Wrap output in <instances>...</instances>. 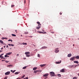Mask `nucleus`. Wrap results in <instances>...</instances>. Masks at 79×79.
I'll return each mask as SVG.
<instances>
[{
  "mask_svg": "<svg viewBox=\"0 0 79 79\" xmlns=\"http://www.w3.org/2000/svg\"><path fill=\"white\" fill-rule=\"evenodd\" d=\"M71 56H72V54H71L70 53V54H68L67 56H68V57H71Z\"/></svg>",
  "mask_w": 79,
  "mask_h": 79,
  "instance_id": "11",
  "label": "nucleus"
},
{
  "mask_svg": "<svg viewBox=\"0 0 79 79\" xmlns=\"http://www.w3.org/2000/svg\"><path fill=\"white\" fill-rule=\"evenodd\" d=\"M51 32L52 34H54V32Z\"/></svg>",
  "mask_w": 79,
  "mask_h": 79,
  "instance_id": "45",
  "label": "nucleus"
},
{
  "mask_svg": "<svg viewBox=\"0 0 79 79\" xmlns=\"http://www.w3.org/2000/svg\"><path fill=\"white\" fill-rule=\"evenodd\" d=\"M6 48H8V46L6 45Z\"/></svg>",
  "mask_w": 79,
  "mask_h": 79,
  "instance_id": "51",
  "label": "nucleus"
},
{
  "mask_svg": "<svg viewBox=\"0 0 79 79\" xmlns=\"http://www.w3.org/2000/svg\"><path fill=\"white\" fill-rule=\"evenodd\" d=\"M17 56H19V54H17Z\"/></svg>",
  "mask_w": 79,
  "mask_h": 79,
  "instance_id": "58",
  "label": "nucleus"
},
{
  "mask_svg": "<svg viewBox=\"0 0 79 79\" xmlns=\"http://www.w3.org/2000/svg\"><path fill=\"white\" fill-rule=\"evenodd\" d=\"M7 78L6 77H5L4 78V79H7Z\"/></svg>",
  "mask_w": 79,
  "mask_h": 79,
  "instance_id": "48",
  "label": "nucleus"
},
{
  "mask_svg": "<svg viewBox=\"0 0 79 79\" xmlns=\"http://www.w3.org/2000/svg\"><path fill=\"white\" fill-rule=\"evenodd\" d=\"M1 56H2V55H0V58H1Z\"/></svg>",
  "mask_w": 79,
  "mask_h": 79,
  "instance_id": "57",
  "label": "nucleus"
},
{
  "mask_svg": "<svg viewBox=\"0 0 79 79\" xmlns=\"http://www.w3.org/2000/svg\"><path fill=\"white\" fill-rule=\"evenodd\" d=\"M11 46H12V47H13V46H14V44H11Z\"/></svg>",
  "mask_w": 79,
  "mask_h": 79,
  "instance_id": "37",
  "label": "nucleus"
},
{
  "mask_svg": "<svg viewBox=\"0 0 79 79\" xmlns=\"http://www.w3.org/2000/svg\"><path fill=\"white\" fill-rule=\"evenodd\" d=\"M12 53V52H11L8 53L7 55H11V54Z\"/></svg>",
  "mask_w": 79,
  "mask_h": 79,
  "instance_id": "17",
  "label": "nucleus"
},
{
  "mask_svg": "<svg viewBox=\"0 0 79 79\" xmlns=\"http://www.w3.org/2000/svg\"><path fill=\"white\" fill-rule=\"evenodd\" d=\"M57 76L60 77H61V75H60V74H57Z\"/></svg>",
  "mask_w": 79,
  "mask_h": 79,
  "instance_id": "24",
  "label": "nucleus"
},
{
  "mask_svg": "<svg viewBox=\"0 0 79 79\" xmlns=\"http://www.w3.org/2000/svg\"><path fill=\"white\" fill-rule=\"evenodd\" d=\"M37 69V67H35L33 69V70H34V71H35V70H36V69Z\"/></svg>",
  "mask_w": 79,
  "mask_h": 79,
  "instance_id": "15",
  "label": "nucleus"
},
{
  "mask_svg": "<svg viewBox=\"0 0 79 79\" xmlns=\"http://www.w3.org/2000/svg\"><path fill=\"white\" fill-rule=\"evenodd\" d=\"M50 75L51 76V77L54 76L55 73L53 72H51L50 73Z\"/></svg>",
  "mask_w": 79,
  "mask_h": 79,
  "instance_id": "2",
  "label": "nucleus"
},
{
  "mask_svg": "<svg viewBox=\"0 0 79 79\" xmlns=\"http://www.w3.org/2000/svg\"><path fill=\"white\" fill-rule=\"evenodd\" d=\"M29 33V32H25V34H27Z\"/></svg>",
  "mask_w": 79,
  "mask_h": 79,
  "instance_id": "25",
  "label": "nucleus"
},
{
  "mask_svg": "<svg viewBox=\"0 0 79 79\" xmlns=\"http://www.w3.org/2000/svg\"><path fill=\"white\" fill-rule=\"evenodd\" d=\"M24 3H26V1L24 0Z\"/></svg>",
  "mask_w": 79,
  "mask_h": 79,
  "instance_id": "55",
  "label": "nucleus"
},
{
  "mask_svg": "<svg viewBox=\"0 0 79 79\" xmlns=\"http://www.w3.org/2000/svg\"><path fill=\"white\" fill-rule=\"evenodd\" d=\"M41 27L40 26L39 27H37L36 28V29H40Z\"/></svg>",
  "mask_w": 79,
  "mask_h": 79,
  "instance_id": "14",
  "label": "nucleus"
},
{
  "mask_svg": "<svg viewBox=\"0 0 79 79\" xmlns=\"http://www.w3.org/2000/svg\"><path fill=\"white\" fill-rule=\"evenodd\" d=\"M40 54H38V57H39V58H40Z\"/></svg>",
  "mask_w": 79,
  "mask_h": 79,
  "instance_id": "29",
  "label": "nucleus"
},
{
  "mask_svg": "<svg viewBox=\"0 0 79 79\" xmlns=\"http://www.w3.org/2000/svg\"><path fill=\"white\" fill-rule=\"evenodd\" d=\"M2 52V50H0V52Z\"/></svg>",
  "mask_w": 79,
  "mask_h": 79,
  "instance_id": "56",
  "label": "nucleus"
},
{
  "mask_svg": "<svg viewBox=\"0 0 79 79\" xmlns=\"http://www.w3.org/2000/svg\"><path fill=\"white\" fill-rule=\"evenodd\" d=\"M60 71L61 73H64V69H62L60 70Z\"/></svg>",
  "mask_w": 79,
  "mask_h": 79,
  "instance_id": "8",
  "label": "nucleus"
},
{
  "mask_svg": "<svg viewBox=\"0 0 79 79\" xmlns=\"http://www.w3.org/2000/svg\"><path fill=\"white\" fill-rule=\"evenodd\" d=\"M21 37H22V36H23V35H21Z\"/></svg>",
  "mask_w": 79,
  "mask_h": 79,
  "instance_id": "64",
  "label": "nucleus"
},
{
  "mask_svg": "<svg viewBox=\"0 0 79 79\" xmlns=\"http://www.w3.org/2000/svg\"><path fill=\"white\" fill-rule=\"evenodd\" d=\"M5 61V62H6V63H8V62H9V61H6V60Z\"/></svg>",
  "mask_w": 79,
  "mask_h": 79,
  "instance_id": "32",
  "label": "nucleus"
},
{
  "mask_svg": "<svg viewBox=\"0 0 79 79\" xmlns=\"http://www.w3.org/2000/svg\"><path fill=\"white\" fill-rule=\"evenodd\" d=\"M1 59H3V56H2L1 57Z\"/></svg>",
  "mask_w": 79,
  "mask_h": 79,
  "instance_id": "33",
  "label": "nucleus"
},
{
  "mask_svg": "<svg viewBox=\"0 0 79 79\" xmlns=\"http://www.w3.org/2000/svg\"><path fill=\"white\" fill-rule=\"evenodd\" d=\"M73 66H74V65H72L71 66V68H73Z\"/></svg>",
  "mask_w": 79,
  "mask_h": 79,
  "instance_id": "46",
  "label": "nucleus"
},
{
  "mask_svg": "<svg viewBox=\"0 0 79 79\" xmlns=\"http://www.w3.org/2000/svg\"><path fill=\"white\" fill-rule=\"evenodd\" d=\"M22 44L23 45H27V43H23Z\"/></svg>",
  "mask_w": 79,
  "mask_h": 79,
  "instance_id": "19",
  "label": "nucleus"
},
{
  "mask_svg": "<svg viewBox=\"0 0 79 79\" xmlns=\"http://www.w3.org/2000/svg\"><path fill=\"white\" fill-rule=\"evenodd\" d=\"M3 59H4V60H5V58L3 57Z\"/></svg>",
  "mask_w": 79,
  "mask_h": 79,
  "instance_id": "59",
  "label": "nucleus"
},
{
  "mask_svg": "<svg viewBox=\"0 0 79 79\" xmlns=\"http://www.w3.org/2000/svg\"><path fill=\"white\" fill-rule=\"evenodd\" d=\"M12 65L10 64L9 65H7V67H9V66H11Z\"/></svg>",
  "mask_w": 79,
  "mask_h": 79,
  "instance_id": "28",
  "label": "nucleus"
},
{
  "mask_svg": "<svg viewBox=\"0 0 79 79\" xmlns=\"http://www.w3.org/2000/svg\"><path fill=\"white\" fill-rule=\"evenodd\" d=\"M8 41H11V42H13V40H8Z\"/></svg>",
  "mask_w": 79,
  "mask_h": 79,
  "instance_id": "27",
  "label": "nucleus"
},
{
  "mask_svg": "<svg viewBox=\"0 0 79 79\" xmlns=\"http://www.w3.org/2000/svg\"><path fill=\"white\" fill-rule=\"evenodd\" d=\"M5 57H8V56L7 55H5Z\"/></svg>",
  "mask_w": 79,
  "mask_h": 79,
  "instance_id": "38",
  "label": "nucleus"
},
{
  "mask_svg": "<svg viewBox=\"0 0 79 79\" xmlns=\"http://www.w3.org/2000/svg\"><path fill=\"white\" fill-rule=\"evenodd\" d=\"M74 58L75 57L73 56V57H71L70 59V61H74Z\"/></svg>",
  "mask_w": 79,
  "mask_h": 79,
  "instance_id": "6",
  "label": "nucleus"
},
{
  "mask_svg": "<svg viewBox=\"0 0 79 79\" xmlns=\"http://www.w3.org/2000/svg\"><path fill=\"white\" fill-rule=\"evenodd\" d=\"M4 39H6V40L7 39V38H4Z\"/></svg>",
  "mask_w": 79,
  "mask_h": 79,
  "instance_id": "43",
  "label": "nucleus"
},
{
  "mask_svg": "<svg viewBox=\"0 0 79 79\" xmlns=\"http://www.w3.org/2000/svg\"><path fill=\"white\" fill-rule=\"evenodd\" d=\"M0 43L1 44H3V41L2 40H0Z\"/></svg>",
  "mask_w": 79,
  "mask_h": 79,
  "instance_id": "21",
  "label": "nucleus"
},
{
  "mask_svg": "<svg viewBox=\"0 0 79 79\" xmlns=\"http://www.w3.org/2000/svg\"><path fill=\"white\" fill-rule=\"evenodd\" d=\"M10 71H11V72H13V70H11Z\"/></svg>",
  "mask_w": 79,
  "mask_h": 79,
  "instance_id": "60",
  "label": "nucleus"
},
{
  "mask_svg": "<svg viewBox=\"0 0 79 79\" xmlns=\"http://www.w3.org/2000/svg\"><path fill=\"white\" fill-rule=\"evenodd\" d=\"M8 45L9 46H11V44H8Z\"/></svg>",
  "mask_w": 79,
  "mask_h": 79,
  "instance_id": "40",
  "label": "nucleus"
},
{
  "mask_svg": "<svg viewBox=\"0 0 79 79\" xmlns=\"http://www.w3.org/2000/svg\"><path fill=\"white\" fill-rule=\"evenodd\" d=\"M44 48H47V47H46V46H43L41 48V49H44Z\"/></svg>",
  "mask_w": 79,
  "mask_h": 79,
  "instance_id": "10",
  "label": "nucleus"
},
{
  "mask_svg": "<svg viewBox=\"0 0 79 79\" xmlns=\"http://www.w3.org/2000/svg\"><path fill=\"white\" fill-rule=\"evenodd\" d=\"M14 6H15V5H12L11 6V8H13V7H14Z\"/></svg>",
  "mask_w": 79,
  "mask_h": 79,
  "instance_id": "31",
  "label": "nucleus"
},
{
  "mask_svg": "<svg viewBox=\"0 0 79 79\" xmlns=\"http://www.w3.org/2000/svg\"><path fill=\"white\" fill-rule=\"evenodd\" d=\"M24 75L22 77V78L23 79V78H24Z\"/></svg>",
  "mask_w": 79,
  "mask_h": 79,
  "instance_id": "42",
  "label": "nucleus"
},
{
  "mask_svg": "<svg viewBox=\"0 0 79 79\" xmlns=\"http://www.w3.org/2000/svg\"><path fill=\"white\" fill-rule=\"evenodd\" d=\"M40 72V73H41V72H42V71H41V70H35V71H34V73H38Z\"/></svg>",
  "mask_w": 79,
  "mask_h": 79,
  "instance_id": "3",
  "label": "nucleus"
},
{
  "mask_svg": "<svg viewBox=\"0 0 79 79\" xmlns=\"http://www.w3.org/2000/svg\"><path fill=\"white\" fill-rule=\"evenodd\" d=\"M74 63H77V64H79V62L77 61H76V60L74 61Z\"/></svg>",
  "mask_w": 79,
  "mask_h": 79,
  "instance_id": "12",
  "label": "nucleus"
},
{
  "mask_svg": "<svg viewBox=\"0 0 79 79\" xmlns=\"http://www.w3.org/2000/svg\"><path fill=\"white\" fill-rule=\"evenodd\" d=\"M38 32H39V33H40V34H42V32L41 31H38Z\"/></svg>",
  "mask_w": 79,
  "mask_h": 79,
  "instance_id": "36",
  "label": "nucleus"
},
{
  "mask_svg": "<svg viewBox=\"0 0 79 79\" xmlns=\"http://www.w3.org/2000/svg\"><path fill=\"white\" fill-rule=\"evenodd\" d=\"M29 37H31V38H32V36H29Z\"/></svg>",
  "mask_w": 79,
  "mask_h": 79,
  "instance_id": "39",
  "label": "nucleus"
},
{
  "mask_svg": "<svg viewBox=\"0 0 79 79\" xmlns=\"http://www.w3.org/2000/svg\"><path fill=\"white\" fill-rule=\"evenodd\" d=\"M25 54L26 55V56L27 57H29L31 56V55H28V54H30V52H26L25 53Z\"/></svg>",
  "mask_w": 79,
  "mask_h": 79,
  "instance_id": "1",
  "label": "nucleus"
},
{
  "mask_svg": "<svg viewBox=\"0 0 79 79\" xmlns=\"http://www.w3.org/2000/svg\"><path fill=\"white\" fill-rule=\"evenodd\" d=\"M6 47V46H4V48H5Z\"/></svg>",
  "mask_w": 79,
  "mask_h": 79,
  "instance_id": "61",
  "label": "nucleus"
},
{
  "mask_svg": "<svg viewBox=\"0 0 79 79\" xmlns=\"http://www.w3.org/2000/svg\"><path fill=\"white\" fill-rule=\"evenodd\" d=\"M15 31L16 33H17V30H16Z\"/></svg>",
  "mask_w": 79,
  "mask_h": 79,
  "instance_id": "50",
  "label": "nucleus"
},
{
  "mask_svg": "<svg viewBox=\"0 0 79 79\" xmlns=\"http://www.w3.org/2000/svg\"><path fill=\"white\" fill-rule=\"evenodd\" d=\"M73 79H77V77H74L73 78Z\"/></svg>",
  "mask_w": 79,
  "mask_h": 79,
  "instance_id": "23",
  "label": "nucleus"
},
{
  "mask_svg": "<svg viewBox=\"0 0 79 79\" xmlns=\"http://www.w3.org/2000/svg\"><path fill=\"white\" fill-rule=\"evenodd\" d=\"M15 71H16V70H15L14 71H12V73H15Z\"/></svg>",
  "mask_w": 79,
  "mask_h": 79,
  "instance_id": "34",
  "label": "nucleus"
},
{
  "mask_svg": "<svg viewBox=\"0 0 79 79\" xmlns=\"http://www.w3.org/2000/svg\"><path fill=\"white\" fill-rule=\"evenodd\" d=\"M12 36H13L14 37H16V35H15L14 34H12Z\"/></svg>",
  "mask_w": 79,
  "mask_h": 79,
  "instance_id": "22",
  "label": "nucleus"
},
{
  "mask_svg": "<svg viewBox=\"0 0 79 79\" xmlns=\"http://www.w3.org/2000/svg\"><path fill=\"white\" fill-rule=\"evenodd\" d=\"M42 34H47V33L45 32H42Z\"/></svg>",
  "mask_w": 79,
  "mask_h": 79,
  "instance_id": "30",
  "label": "nucleus"
},
{
  "mask_svg": "<svg viewBox=\"0 0 79 79\" xmlns=\"http://www.w3.org/2000/svg\"><path fill=\"white\" fill-rule=\"evenodd\" d=\"M55 52L56 53H58V52H59V50H58V48H56L55 51Z\"/></svg>",
  "mask_w": 79,
  "mask_h": 79,
  "instance_id": "5",
  "label": "nucleus"
},
{
  "mask_svg": "<svg viewBox=\"0 0 79 79\" xmlns=\"http://www.w3.org/2000/svg\"><path fill=\"white\" fill-rule=\"evenodd\" d=\"M23 79H28V77H26V79L24 78Z\"/></svg>",
  "mask_w": 79,
  "mask_h": 79,
  "instance_id": "41",
  "label": "nucleus"
},
{
  "mask_svg": "<svg viewBox=\"0 0 79 79\" xmlns=\"http://www.w3.org/2000/svg\"><path fill=\"white\" fill-rule=\"evenodd\" d=\"M3 48H1V50H2V49H3Z\"/></svg>",
  "mask_w": 79,
  "mask_h": 79,
  "instance_id": "63",
  "label": "nucleus"
},
{
  "mask_svg": "<svg viewBox=\"0 0 79 79\" xmlns=\"http://www.w3.org/2000/svg\"><path fill=\"white\" fill-rule=\"evenodd\" d=\"M10 74V72H7L5 73V75L7 76V75H9Z\"/></svg>",
  "mask_w": 79,
  "mask_h": 79,
  "instance_id": "4",
  "label": "nucleus"
},
{
  "mask_svg": "<svg viewBox=\"0 0 79 79\" xmlns=\"http://www.w3.org/2000/svg\"><path fill=\"white\" fill-rule=\"evenodd\" d=\"M79 66V64H78L76 65H75V67H76V66Z\"/></svg>",
  "mask_w": 79,
  "mask_h": 79,
  "instance_id": "47",
  "label": "nucleus"
},
{
  "mask_svg": "<svg viewBox=\"0 0 79 79\" xmlns=\"http://www.w3.org/2000/svg\"><path fill=\"white\" fill-rule=\"evenodd\" d=\"M23 69H26V67L25 66L23 68Z\"/></svg>",
  "mask_w": 79,
  "mask_h": 79,
  "instance_id": "26",
  "label": "nucleus"
},
{
  "mask_svg": "<svg viewBox=\"0 0 79 79\" xmlns=\"http://www.w3.org/2000/svg\"><path fill=\"white\" fill-rule=\"evenodd\" d=\"M61 63V60H60V61L56 62V64H60Z\"/></svg>",
  "mask_w": 79,
  "mask_h": 79,
  "instance_id": "9",
  "label": "nucleus"
},
{
  "mask_svg": "<svg viewBox=\"0 0 79 79\" xmlns=\"http://www.w3.org/2000/svg\"><path fill=\"white\" fill-rule=\"evenodd\" d=\"M60 15H62V13H61V12H60Z\"/></svg>",
  "mask_w": 79,
  "mask_h": 79,
  "instance_id": "49",
  "label": "nucleus"
},
{
  "mask_svg": "<svg viewBox=\"0 0 79 79\" xmlns=\"http://www.w3.org/2000/svg\"><path fill=\"white\" fill-rule=\"evenodd\" d=\"M5 61V60H2V61Z\"/></svg>",
  "mask_w": 79,
  "mask_h": 79,
  "instance_id": "54",
  "label": "nucleus"
},
{
  "mask_svg": "<svg viewBox=\"0 0 79 79\" xmlns=\"http://www.w3.org/2000/svg\"><path fill=\"white\" fill-rule=\"evenodd\" d=\"M37 23L38 24H39L38 25V26H40L41 25V24H40V23L39 22H37Z\"/></svg>",
  "mask_w": 79,
  "mask_h": 79,
  "instance_id": "16",
  "label": "nucleus"
},
{
  "mask_svg": "<svg viewBox=\"0 0 79 79\" xmlns=\"http://www.w3.org/2000/svg\"><path fill=\"white\" fill-rule=\"evenodd\" d=\"M26 58H23V60H26Z\"/></svg>",
  "mask_w": 79,
  "mask_h": 79,
  "instance_id": "44",
  "label": "nucleus"
},
{
  "mask_svg": "<svg viewBox=\"0 0 79 79\" xmlns=\"http://www.w3.org/2000/svg\"><path fill=\"white\" fill-rule=\"evenodd\" d=\"M2 40H4V39H5V38L2 37Z\"/></svg>",
  "mask_w": 79,
  "mask_h": 79,
  "instance_id": "35",
  "label": "nucleus"
},
{
  "mask_svg": "<svg viewBox=\"0 0 79 79\" xmlns=\"http://www.w3.org/2000/svg\"><path fill=\"white\" fill-rule=\"evenodd\" d=\"M19 73V72H16L15 73V74H18Z\"/></svg>",
  "mask_w": 79,
  "mask_h": 79,
  "instance_id": "20",
  "label": "nucleus"
},
{
  "mask_svg": "<svg viewBox=\"0 0 79 79\" xmlns=\"http://www.w3.org/2000/svg\"><path fill=\"white\" fill-rule=\"evenodd\" d=\"M75 58L76 59H79V56H76L75 57Z\"/></svg>",
  "mask_w": 79,
  "mask_h": 79,
  "instance_id": "18",
  "label": "nucleus"
},
{
  "mask_svg": "<svg viewBox=\"0 0 79 79\" xmlns=\"http://www.w3.org/2000/svg\"><path fill=\"white\" fill-rule=\"evenodd\" d=\"M45 65H46V64H41L40 65V66H41V67H43V66H45Z\"/></svg>",
  "mask_w": 79,
  "mask_h": 79,
  "instance_id": "13",
  "label": "nucleus"
},
{
  "mask_svg": "<svg viewBox=\"0 0 79 79\" xmlns=\"http://www.w3.org/2000/svg\"><path fill=\"white\" fill-rule=\"evenodd\" d=\"M78 76L79 77V73H78Z\"/></svg>",
  "mask_w": 79,
  "mask_h": 79,
  "instance_id": "62",
  "label": "nucleus"
},
{
  "mask_svg": "<svg viewBox=\"0 0 79 79\" xmlns=\"http://www.w3.org/2000/svg\"><path fill=\"white\" fill-rule=\"evenodd\" d=\"M3 54H2L1 55V56H2V55H3Z\"/></svg>",
  "mask_w": 79,
  "mask_h": 79,
  "instance_id": "52",
  "label": "nucleus"
},
{
  "mask_svg": "<svg viewBox=\"0 0 79 79\" xmlns=\"http://www.w3.org/2000/svg\"><path fill=\"white\" fill-rule=\"evenodd\" d=\"M16 79H21V78H17Z\"/></svg>",
  "mask_w": 79,
  "mask_h": 79,
  "instance_id": "53",
  "label": "nucleus"
},
{
  "mask_svg": "<svg viewBox=\"0 0 79 79\" xmlns=\"http://www.w3.org/2000/svg\"><path fill=\"white\" fill-rule=\"evenodd\" d=\"M49 75V74L48 73H46L44 74L43 76V77H47V76H48Z\"/></svg>",
  "mask_w": 79,
  "mask_h": 79,
  "instance_id": "7",
  "label": "nucleus"
}]
</instances>
